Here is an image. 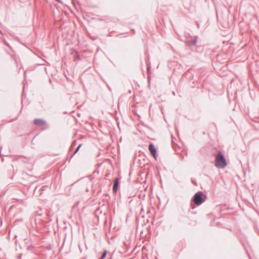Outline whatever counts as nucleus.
<instances>
[{
    "label": "nucleus",
    "mask_w": 259,
    "mask_h": 259,
    "mask_svg": "<svg viewBox=\"0 0 259 259\" xmlns=\"http://www.w3.org/2000/svg\"><path fill=\"white\" fill-rule=\"evenodd\" d=\"M58 1H59V0H57Z\"/></svg>",
    "instance_id": "8"
},
{
    "label": "nucleus",
    "mask_w": 259,
    "mask_h": 259,
    "mask_svg": "<svg viewBox=\"0 0 259 259\" xmlns=\"http://www.w3.org/2000/svg\"><path fill=\"white\" fill-rule=\"evenodd\" d=\"M149 150L150 152H151V154L153 155V156L156 158V150L154 146L151 144L149 146Z\"/></svg>",
    "instance_id": "3"
},
{
    "label": "nucleus",
    "mask_w": 259,
    "mask_h": 259,
    "mask_svg": "<svg viewBox=\"0 0 259 259\" xmlns=\"http://www.w3.org/2000/svg\"><path fill=\"white\" fill-rule=\"evenodd\" d=\"M118 186V179H116L114 181L113 187V190L114 192H116L117 191V188Z\"/></svg>",
    "instance_id": "5"
},
{
    "label": "nucleus",
    "mask_w": 259,
    "mask_h": 259,
    "mask_svg": "<svg viewBox=\"0 0 259 259\" xmlns=\"http://www.w3.org/2000/svg\"><path fill=\"white\" fill-rule=\"evenodd\" d=\"M82 144H79L78 146L77 147V149H76L74 154L76 153L79 149V148L81 147Z\"/></svg>",
    "instance_id": "6"
},
{
    "label": "nucleus",
    "mask_w": 259,
    "mask_h": 259,
    "mask_svg": "<svg viewBox=\"0 0 259 259\" xmlns=\"http://www.w3.org/2000/svg\"><path fill=\"white\" fill-rule=\"evenodd\" d=\"M34 124L37 125H42L44 124H45V121H44L43 120H42L41 119H35L34 120Z\"/></svg>",
    "instance_id": "4"
},
{
    "label": "nucleus",
    "mask_w": 259,
    "mask_h": 259,
    "mask_svg": "<svg viewBox=\"0 0 259 259\" xmlns=\"http://www.w3.org/2000/svg\"><path fill=\"white\" fill-rule=\"evenodd\" d=\"M106 255V252H104L103 253V254H102V255L101 257V259H104Z\"/></svg>",
    "instance_id": "7"
},
{
    "label": "nucleus",
    "mask_w": 259,
    "mask_h": 259,
    "mask_svg": "<svg viewBox=\"0 0 259 259\" xmlns=\"http://www.w3.org/2000/svg\"><path fill=\"white\" fill-rule=\"evenodd\" d=\"M227 165L226 159L221 152H219L215 158V166L223 168Z\"/></svg>",
    "instance_id": "1"
},
{
    "label": "nucleus",
    "mask_w": 259,
    "mask_h": 259,
    "mask_svg": "<svg viewBox=\"0 0 259 259\" xmlns=\"http://www.w3.org/2000/svg\"><path fill=\"white\" fill-rule=\"evenodd\" d=\"M202 196V193L201 192H198L195 194L193 201L196 205H199L204 202Z\"/></svg>",
    "instance_id": "2"
}]
</instances>
